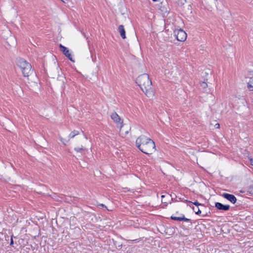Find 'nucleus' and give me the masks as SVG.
<instances>
[{
	"instance_id": "nucleus-14",
	"label": "nucleus",
	"mask_w": 253,
	"mask_h": 253,
	"mask_svg": "<svg viewBox=\"0 0 253 253\" xmlns=\"http://www.w3.org/2000/svg\"><path fill=\"white\" fill-rule=\"evenodd\" d=\"M175 2L179 6L183 5L186 2V0H174Z\"/></svg>"
},
{
	"instance_id": "nucleus-2",
	"label": "nucleus",
	"mask_w": 253,
	"mask_h": 253,
	"mask_svg": "<svg viewBox=\"0 0 253 253\" xmlns=\"http://www.w3.org/2000/svg\"><path fill=\"white\" fill-rule=\"evenodd\" d=\"M17 65L20 68L24 77H29L32 73L31 65L23 59H17Z\"/></svg>"
},
{
	"instance_id": "nucleus-17",
	"label": "nucleus",
	"mask_w": 253,
	"mask_h": 253,
	"mask_svg": "<svg viewBox=\"0 0 253 253\" xmlns=\"http://www.w3.org/2000/svg\"><path fill=\"white\" fill-rule=\"evenodd\" d=\"M248 192L252 195H253V185H250L248 190Z\"/></svg>"
},
{
	"instance_id": "nucleus-15",
	"label": "nucleus",
	"mask_w": 253,
	"mask_h": 253,
	"mask_svg": "<svg viewBox=\"0 0 253 253\" xmlns=\"http://www.w3.org/2000/svg\"><path fill=\"white\" fill-rule=\"evenodd\" d=\"M79 134V131L77 130H74L72 131L69 135L70 138L74 137L75 136Z\"/></svg>"
},
{
	"instance_id": "nucleus-7",
	"label": "nucleus",
	"mask_w": 253,
	"mask_h": 253,
	"mask_svg": "<svg viewBox=\"0 0 253 253\" xmlns=\"http://www.w3.org/2000/svg\"><path fill=\"white\" fill-rule=\"evenodd\" d=\"M222 196L232 204H235L237 202V198L233 195L224 193L222 194Z\"/></svg>"
},
{
	"instance_id": "nucleus-20",
	"label": "nucleus",
	"mask_w": 253,
	"mask_h": 253,
	"mask_svg": "<svg viewBox=\"0 0 253 253\" xmlns=\"http://www.w3.org/2000/svg\"><path fill=\"white\" fill-rule=\"evenodd\" d=\"M193 204L195 205V206L198 207L199 206L202 205V204H200L198 202L196 201L194 203H192Z\"/></svg>"
},
{
	"instance_id": "nucleus-13",
	"label": "nucleus",
	"mask_w": 253,
	"mask_h": 253,
	"mask_svg": "<svg viewBox=\"0 0 253 253\" xmlns=\"http://www.w3.org/2000/svg\"><path fill=\"white\" fill-rule=\"evenodd\" d=\"M248 87L250 91H253V77L250 79L249 82L248 83Z\"/></svg>"
},
{
	"instance_id": "nucleus-5",
	"label": "nucleus",
	"mask_w": 253,
	"mask_h": 253,
	"mask_svg": "<svg viewBox=\"0 0 253 253\" xmlns=\"http://www.w3.org/2000/svg\"><path fill=\"white\" fill-rule=\"evenodd\" d=\"M174 34L178 41L184 42L186 40L187 34L183 30L179 29L175 31Z\"/></svg>"
},
{
	"instance_id": "nucleus-18",
	"label": "nucleus",
	"mask_w": 253,
	"mask_h": 253,
	"mask_svg": "<svg viewBox=\"0 0 253 253\" xmlns=\"http://www.w3.org/2000/svg\"><path fill=\"white\" fill-rule=\"evenodd\" d=\"M201 86L203 88H206L208 87V84L206 82H203L201 83Z\"/></svg>"
},
{
	"instance_id": "nucleus-27",
	"label": "nucleus",
	"mask_w": 253,
	"mask_h": 253,
	"mask_svg": "<svg viewBox=\"0 0 253 253\" xmlns=\"http://www.w3.org/2000/svg\"><path fill=\"white\" fill-rule=\"evenodd\" d=\"M187 202H189V203H191V202H190V201H187Z\"/></svg>"
},
{
	"instance_id": "nucleus-21",
	"label": "nucleus",
	"mask_w": 253,
	"mask_h": 253,
	"mask_svg": "<svg viewBox=\"0 0 253 253\" xmlns=\"http://www.w3.org/2000/svg\"><path fill=\"white\" fill-rule=\"evenodd\" d=\"M12 238H13V236H12L11 237L10 243V245H12L13 244V240Z\"/></svg>"
},
{
	"instance_id": "nucleus-29",
	"label": "nucleus",
	"mask_w": 253,
	"mask_h": 253,
	"mask_svg": "<svg viewBox=\"0 0 253 253\" xmlns=\"http://www.w3.org/2000/svg\"><path fill=\"white\" fill-rule=\"evenodd\" d=\"M61 1H62L63 2H64V1L63 0H61Z\"/></svg>"
},
{
	"instance_id": "nucleus-3",
	"label": "nucleus",
	"mask_w": 253,
	"mask_h": 253,
	"mask_svg": "<svg viewBox=\"0 0 253 253\" xmlns=\"http://www.w3.org/2000/svg\"><path fill=\"white\" fill-rule=\"evenodd\" d=\"M136 145L142 152L151 154L156 150L155 143H136Z\"/></svg>"
},
{
	"instance_id": "nucleus-25",
	"label": "nucleus",
	"mask_w": 253,
	"mask_h": 253,
	"mask_svg": "<svg viewBox=\"0 0 253 253\" xmlns=\"http://www.w3.org/2000/svg\"><path fill=\"white\" fill-rule=\"evenodd\" d=\"M154 2L159 1L160 0H152Z\"/></svg>"
},
{
	"instance_id": "nucleus-24",
	"label": "nucleus",
	"mask_w": 253,
	"mask_h": 253,
	"mask_svg": "<svg viewBox=\"0 0 253 253\" xmlns=\"http://www.w3.org/2000/svg\"><path fill=\"white\" fill-rule=\"evenodd\" d=\"M215 126L216 128H219V124H215Z\"/></svg>"
},
{
	"instance_id": "nucleus-26",
	"label": "nucleus",
	"mask_w": 253,
	"mask_h": 253,
	"mask_svg": "<svg viewBox=\"0 0 253 253\" xmlns=\"http://www.w3.org/2000/svg\"><path fill=\"white\" fill-rule=\"evenodd\" d=\"M101 207H105V206L103 204H101Z\"/></svg>"
},
{
	"instance_id": "nucleus-1",
	"label": "nucleus",
	"mask_w": 253,
	"mask_h": 253,
	"mask_svg": "<svg viewBox=\"0 0 253 253\" xmlns=\"http://www.w3.org/2000/svg\"><path fill=\"white\" fill-rule=\"evenodd\" d=\"M136 83L148 97H152L154 95V92L152 87V82L148 74H143L139 76L136 79Z\"/></svg>"
},
{
	"instance_id": "nucleus-28",
	"label": "nucleus",
	"mask_w": 253,
	"mask_h": 253,
	"mask_svg": "<svg viewBox=\"0 0 253 253\" xmlns=\"http://www.w3.org/2000/svg\"><path fill=\"white\" fill-rule=\"evenodd\" d=\"M82 137H84V136L83 135H82Z\"/></svg>"
},
{
	"instance_id": "nucleus-11",
	"label": "nucleus",
	"mask_w": 253,
	"mask_h": 253,
	"mask_svg": "<svg viewBox=\"0 0 253 253\" xmlns=\"http://www.w3.org/2000/svg\"><path fill=\"white\" fill-rule=\"evenodd\" d=\"M170 218L172 220L178 221H190L191 220L190 219L185 217L184 215H182L181 217L171 216Z\"/></svg>"
},
{
	"instance_id": "nucleus-16",
	"label": "nucleus",
	"mask_w": 253,
	"mask_h": 253,
	"mask_svg": "<svg viewBox=\"0 0 253 253\" xmlns=\"http://www.w3.org/2000/svg\"><path fill=\"white\" fill-rule=\"evenodd\" d=\"M193 210L195 212L196 214H200L201 213V211L198 207L196 208H194V207H193Z\"/></svg>"
},
{
	"instance_id": "nucleus-9",
	"label": "nucleus",
	"mask_w": 253,
	"mask_h": 253,
	"mask_svg": "<svg viewBox=\"0 0 253 253\" xmlns=\"http://www.w3.org/2000/svg\"><path fill=\"white\" fill-rule=\"evenodd\" d=\"M151 141L152 142H154L153 140H151L150 138L142 135L137 138L136 142H148Z\"/></svg>"
},
{
	"instance_id": "nucleus-4",
	"label": "nucleus",
	"mask_w": 253,
	"mask_h": 253,
	"mask_svg": "<svg viewBox=\"0 0 253 253\" xmlns=\"http://www.w3.org/2000/svg\"><path fill=\"white\" fill-rule=\"evenodd\" d=\"M111 119L117 124V126L120 127V131L123 133V129L122 128L123 121L121 120L119 116L116 113L113 112L111 115Z\"/></svg>"
},
{
	"instance_id": "nucleus-22",
	"label": "nucleus",
	"mask_w": 253,
	"mask_h": 253,
	"mask_svg": "<svg viewBox=\"0 0 253 253\" xmlns=\"http://www.w3.org/2000/svg\"><path fill=\"white\" fill-rule=\"evenodd\" d=\"M250 164L251 165L253 166V159L250 158Z\"/></svg>"
},
{
	"instance_id": "nucleus-10",
	"label": "nucleus",
	"mask_w": 253,
	"mask_h": 253,
	"mask_svg": "<svg viewBox=\"0 0 253 253\" xmlns=\"http://www.w3.org/2000/svg\"><path fill=\"white\" fill-rule=\"evenodd\" d=\"M118 31L120 34L121 37L123 39H125L126 38V32H125L124 27L123 25H121L119 26Z\"/></svg>"
},
{
	"instance_id": "nucleus-23",
	"label": "nucleus",
	"mask_w": 253,
	"mask_h": 253,
	"mask_svg": "<svg viewBox=\"0 0 253 253\" xmlns=\"http://www.w3.org/2000/svg\"><path fill=\"white\" fill-rule=\"evenodd\" d=\"M165 197V196L164 195H162V196H161V197H162V202H163V203H166V202L164 201V200H163V199H164V198Z\"/></svg>"
},
{
	"instance_id": "nucleus-19",
	"label": "nucleus",
	"mask_w": 253,
	"mask_h": 253,
	"mask_svg": "<svg viewBox=\"0 0 253 253\" xmlns=\"http://www.w3.org/2000/svg\"><path fill=\"white\" fill-rule=\"evenodd\" d=\"M75 150L77 152H79L81 151V150H85V149L82 147L81 148H75Z\"/></svg>"
},
{
	"instance_id": "nucleus-8",
	"label": "nucleus",
	"mask_w": 253,
	"mask_h": 253,
	"mask_svg": "<svg viewBox=\"0 0 253 253\" xmlns=\"http://www.w3.org/2000/svg\"><path fill=\"white\" fill-rule=\"evenodd\" d=\"M215 207L217 208L218 210L224 211H228L230 209L229 205H224L219 202H216L215 203Z\"/></svg>"
},
{
	"instance_id": "nucleus-6",
	"label": "nucleus",
	"mask_w": 253,
	"mask_h": 253,
	"mask_svg": "<svg viewBox=\"0 0 253 253\" xmlns=\"http://www.w3.org/2000/svg\"><path fill=\"white\" fill-rule=\"evenodd\" d=\"M59 48L60 50L63 52V53L71 61L74 62V61L72 59L71 54L70 53L69 50L68 48L62 45L61 44H59Z\"/></svg>"
},
{
	"instance_id": "nucleus-12",
	"label": "nucleus",
	"mask_w": 253,
	"mask_h": 253,
	"mask_svg": "<svg viewBox=\"0 0 253 253\" xmlns=\"http://www.w3.org/2000/svg\"><path fill=\"white\" fill-rule=\"evenodd\" d=\"M122 128L123 129V133H122L120 131V134L122 135H126L127 134L129 131L130 130V127L128 126H123L122 125Z\"/></svg>"
}]
</instances>
